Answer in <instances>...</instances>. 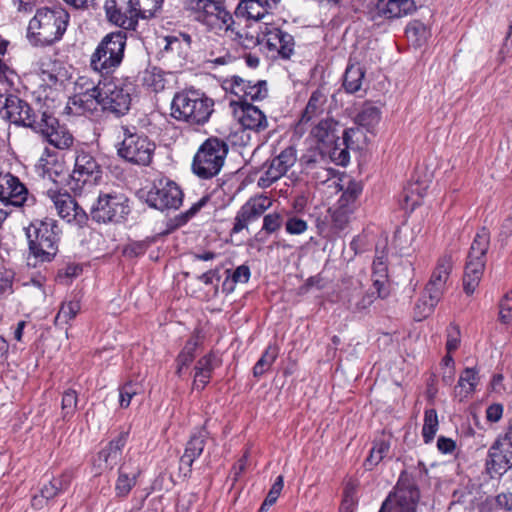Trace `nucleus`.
I'll return each mask as SVG.
<instances>
[{"instance_id":"f257e3e1","label":"nucleus","mask_w":512,"mask_h":512,"mask_svg":"<svg viewBox=\"0 0 512 512\" xmlns=\"http://www.w3.org/2000/svg\"><path fill=\"white\" fill-rule=\"evenodd\" d=\"M134 85L128 79L114 78L103 83L81 76L75 83V94L69 99L67 108L73 114H92L98 110H108L116 115H124L131 105Z\"/></svg>"},{"instance_id":"f03ea898","label":"nucleus","mask_w":512,"mask_h":512,"mask_svg":"<svg viewBox=\"0 0 512 512\" xmlns=\"http://www.w3.org/2000/svg\"><path fill=\"white\" fill-rule=\"evenodd\" d=\"M214 112V100L200 90L178 92L171 102V116L191 126H203Z\"/></svg>"},{"instance_id":"7ed1b4c3","label":"nucleus","mask_w":512,"mask_h":512,"mask_svg":"<svg viewBox=\"0 0 512 512\" xmlns=\"http://www.w3.org/2000/svg\"><path fill=\"white\" fill-rule=\"evenodd\" d=\"M29 255L37 263L50 262L58 252L61 230L57 221L51 218L34 220L25 228Z\"/></svg>"},{"instance_id":"20e7f679","label":"nucleus","mask_w":512,"mask_h":512,"mask_svg":"<svg viewBox=\"0 0 512 512\" xmlns=\"http://www.w3.org/2000/svg\"><path fill=\"white\" fill-rule=\"evenodd\" d=\"M68 19V13L62 8L39 9L29 22L28 37L36 45H50L62 37Z\"/></svg>"},{"instance_id":"39448f33","label":"nucleus","mask_w":512,"mask_h":512,"mask_svg":"<svg viewBox=\"0 0 512 512\" xmlns=\"http://www.w3.org/2000/svg\"><path fill=\"white\" fill-rule=\"evenodd\" d=\"M228 154V145L216 137L208 138L198 148L192 162L194 174L202 179H210L219 174Z\"/></svg>"},{"instance_id":"423d86ee","label":"nucleus","mask_w":512,"mask_h":512,"mask_svg":"<svg viewBox=\"0 0 512 512\" xmlns=\"http://www.w3.org/2000/svg\"><path fill=\"white\" fill-rule=\"evenodd\" d=\"M125 46L124 33L116 32L106 35L91 55V68L102 75L112 73L123 60Z\"/></svg>"},{"instance_id":"0eeeda50","label":"nucleus","mask_w":512,"mask_h":512,"mask_svg":"<svg viewBox=\"0 0 512 512\" xmlns=\"http://www.w3.org/2000/svg\"><path fill=\"white\" fill-rule=\"evenodd\" d=\"M186 9L193 19L204 25L210 32L219 35L233 23V16L220 1L187 0Z\"/></svg>"},{"instance_id":"6e6552de","label":"nucleus","mask_w":512,"mask_h":512,"mask_svg":"<svg viewBox=\"0 0 512 512\" xmlns=\"http://www.w3.org/2000/svg\"><path fill=\"white\" fill-rule=\"evenodd\" d=\"M129 212L128 198L121 193L100 194L91 208L93 220L99 223H119Z\"/></svg>"},{"instance_id":"1a4fd4ad","label":"nucleus","mask_w":512,"mask_h":512,"mask_svg":"<svg viewBox=\"0 0 512 512\" xmlns=\"http://www.w3.org/2000/svg\"><path fill=\"white\" fill-rule=\"evenodd\" d=\"M155 144L143 134L131 133L125 129L124 139L119 144L118 155L136 165H148L153 157Z\"/></svg>"},{"instance_id":"9d476101","label":"nucleus","mask_w":512,"mask_h":512,"mask_svg":"<svg viewBox=\"0 0 512 512\" xmlns=\"http://www.w3.org/2000/svg\"><path fill=\"white\" fill-rule=\"evenodd\" d=\"M102 170L95 157L85 150H77L74 169L71 173V188L82 190L94 186L101 178Z\"/></svg>"},{"instance_id":"9b49d317","label":"nucleus","mask_w":512,"mask_h":512,"mask_svg":"<svg viewBox=\"0 0 512 512\" xmlns=\"http://www.w3.org/2000/svg\"><path fill=\"white\" fill-rule=\"evenodd\" d=\"M512 467V423L489 449L487 469L491 478L500 477Z\"/></svg>"},{"instance_id":"f8f14e48","label":"nucleus","mask_w":512,"mask_h":512,"mask_svg":"<svg viewBox=\"0 0 512 512\" xmlns=\"http://www.w3.org/2000/svg\"><path fill=\"white\" fill-rule=\"evenodd\" d=\"M420 492L414 482H397L379 512H417Z\"/></svg>"},{"instance_id":"ddd939ff","label":"nucleus","mask_w":512,"mask_h":512,"mask_svg":"<svg viewBox=\"0 0 512 512\" xmlns=\"http://www.w3.org/2000/svg\"><path fill=\"white\" fill-rule=\"evenodd\" d=\"M183 193L176 183L160 180L147 194V203L158 210L178 209L182 204Z\"/></svg>"},{"instance_id":"4468645a","label":"nucleus","mask_w":512,"mask_h":512,"mask_svg":"<svg viewBox=\"0 0 512 512\" xmlns=\"http://www.w3.org/2000/svg\"><path fill=\"white\" fill-rule=\"evenodd\" d=\"M0 115L16 125L32 127L34 124L29 104L11 93L0 94Z\"/></svg>"},{"instance_id":"2eb2a0df","label":"nucleus","mask_w":512,"mask_h":512,"mask_svg":"<svg viewBox=\"0 0 512 512\" xmlns=\"http://www.w3.org/2000/svg\"><path fill=\"white\" fill-rule=\"evenodd\" d=\"M0 202L14 207L31 206L35 198L17 177L6 173L0 174Z\"/></svg>"},{"instance_id":"dca6fc26","label":"nucleus","mask_w":512,"mask_h":512,"mask_svg":"<svg viewBox=\"0 0 512 512\" xmlns=\"http://www.w3.org/2000/svg\"><path fill=\"white\" fill-rule=\"evenodd\" d=\"M47 197L53 203L59 217L67 223L74 224L79 227L86 223L88 219L86 212L67 192L48 190Z\"/></svg>"},{"instance_id":"f3484780","label":"nucleus","mask_w":512,"mask_h":512,"mask_svg":"<svg viewBox=\"0 0 512 512\" xmlns=\"http://www.w3.org/2000/svg\"><path fill=\"white\" fill-rule=\"evenodd\" d=\"M261 43H265L270 52L277 53L283 59H288L294 51L293 37L277 26L264 22L259 25Z\"/></svg>"},{"instance_id":"a211bd4d","label":"nucleus","mask_w":512,"mask_h":512,"mask_svg":"<svg viewBox=\"0 0 512 512\" xmlns=\"http://www.w3.org/2000/svg\"><path fill=\"white\" fill-rule=\"evenodd\" d=\"M233 113L244 129L261 132L268 128V119L257 106L245 101H231Z\"/></svg>"},{"instance_id":"6ab92c4d","label":"nucleus","mask_w":512,"mask_h":512,"mask_svg":"<svg viewBox=\"0 0 512 512\" xmlns=\"http://www.w3.org/2000/svg\"><path fill=\"white\" fill-rule=\"evenodd\" d=\"M225 89L230 90L239 98L238 101H258L263 100L268 95L267 84L263 80L257 82L247 81L238 76H233L225 82Z\"/></svg>"},{"instance_id":"aec40b11","label":"nucleus","mask_w":512,"mask_h":512,"mask_svg":"<svg viewBox=\"0 0 512 512\" xmlns=\"http://www.w3.org/2000/svg\"><path fill=\"white\" fill-rule=\"evenodd\" d=\"M126 441L127 433H122L98 453L97 457L93 460L95 477L103 476L107 470L112 469L118 464Z\"/></svg>"},{"instance_id":"412c9836","label":"nucleus","mask_w":512,"mask_h":512,"mask_svg":"<svg viewBox=\"0 0 512 512\" xmlns=\"http://www.w3.org/2000/svg\"><path fill=\"white\" fill-rule=\"evenodd\" d=\"M297 160L296 150L293 147L284 149L272 159L265 173L258 179V185L267 188L284 176Z\"/></svg>"},{"instance_id":"4be33fe9","label":"nucleus","mask_w":512,"mask_h":512,"mask_svg":"<svg viewBox=\"0 0 512 512\" xmlns=\"http://www.w3.org/2000/svg\"><path fill=\"white\" fill-rule=\"evenodd\" d=\"M39 128L42 135L55 148L69 149L73 145V135L53 116L43 114Z\"/></svg>"},{"instance_id":"5701e85b","label":"nucleus","mask_w":512,"mask_h":512,"mask_svg":"<svg viewBox=\"0 0 512 512\" xmlns=\"http://www.w3.org/2000/svg\"><path fill=\"white\" fill-rule=\"evenodd\" d=\"M281 0H241L236 9L235 16L246 21L259 22L268 19L277 8Z\"/></svg>"},{"instance_id":"b1692460","label":"nucleus","mask_w":512,"mask_h":512,"mask_svg":"<svg viewBox=\"0 0 512 512\" xmlns=\"http://www.w3.org/2000/svg\"><path fill=\"white\" fill-rule=\"evenodd\" d=\"M453 264L454 262L451 254L442 255L437 260L436 266L424 290H426L430 295L441 299L449 285Z\"/></svg>"},{"instance_id":"393cba45","label":"nucleus","mask_w":512,"mask_h":512,"mask_svg":"<svg viewBox=\"0 0 512 512\" xmlns=\"http://www.w3.org/2000/svg\"><path fill=\"white\" fill-rule=\"evenodd\" d=\"M205 447V435L199 433L194 435L188 441L184 454L180 458L179 477H191V466L197 457H199Z\"/></svg>"},{"instance_id":"a878e982","label":"nucleus","mask_w":512,"mask_h":512,"mask_svg":"<svg viewBox=\"0 0 512 512\" xmlns=\"http://www.w3.org/2000/svg\"><path fill=\"white\" fill-rule=\"evenodd\" d=\"M104 10L107 19L111 23L125 30H134L136 28L138 18L132 8L129 7L128 11L122 12L117 8L115 0H106Z\"/></svg>"},{"instance_id":"bb28decb","label":"nucleus","mask_w":512,"mask_h":512,"mask_svg":"<svg viewBox=\"0 0 512 512\" xmlns=\"http://www.w3.org/2000/svg\"><path fill=\"white\" fill-rule=\"evenodd\" d=\"M414 8L413 0H378L376 4L377 14L387 19L405 16Z\"/></svg>"},{"instance_id":"cd10ccee","label":"nucleus","mask_w":512,"mask_h":512,"mask_svg":"<svg viewBox=\"0 0 512 512\" xmlns=\"http://www.w3.org/2000/svg\"><path fill=\"white\" fill-rule=\"evenodd\" d=\"M485 263V259L467 258L463 277V287L466 294H473L478 287L483 276Z\"/></svg>"},{"instance_id":"c85d7f7f","label":"nucleus","mask_w":512,"mask_h":512,"mask_svg":"<svg viewBox=\"0 0 512 512\" xmlns=\"http://www.w3.org/2000/svg\"><path fill=\"white\" fill-rule=\"evenodd\" d=\"M219 364L220 361L214 354H207L199 359L195 366L194 388L202 390L209 382L213 370L218 367Z\"/></svg>"},{"instance_id":"c756f323","label":"nucleus","mask_w":512,"mask_h":512,"mask_svg":"<svg viewBox=\"0 0 512 512\" xmlns=\"http://www.w3.org/2000/svg\"><path fill=\"white\" fill-rule=\"evenodd\" d=\"M311 136L324 147L329 148L336 140L337 136V123L332 119L321 120L311 130Z\"/></svg>"},{"instance_id":"7c9ffc66","label":"nucleus","mask_w":512,"mask_h":512,"mask_svg":"<svg viewBox=\"0 0 512 512\" xmlns=\"http://www.w3.org/2000/svg\"><path fill=\"white\" fill-rule=\"evenodd\" d=\"M219 36L228 38L246 49L254 48L261 44V30L256 34L244 33L235 26L234 20L231 25H228L227 30L223 29L220 32Z\"/></svg>"},{"instance_id":"2f4dec72","label":"nucleus","mask_w":512,"mask_h":512,"mask_svg":"<svg viewBox=\"0 0 512 512\" xmlns=\"http://www.w3.org/2000/svg\"><path fill=\"white\" fill-rule=\"evenodd\" d=\"M272 206V200L265 195H258L250 198L242 207V217L251 221L258 219L266 210Z\"/></svg>"},{"instance_id":"473e14b6","label":"nucleus","mask_w":512,"mask_h":512,"mask_svg":"<svg viewBox=\"0 0 512 512\" xmlns=\"http://www.w3.org/2000/svg\"><path fill=\"white\" fill-rule=\"evenodd\" d=\"M326 96L319 90L312 93L299 124L302 125L320 116L324 111Z\"/></svg>"},{"instance_id":"72a5a7b5","label":"nucleus","mask_w":512,"mask_h":512,"mask_svg":"<svg viewBox=\"0 0 512 512\" xmlns=\"http://www.w3.org/2000/svg\"><path fill=\"white\" fill-rule=\"evenodd\" d=\"M365 72L359 64H350L347 66L343 87L348 93H355L362 87Z\"/></svg>"},{"instance_id":"f704fd0d","label":"nucleus","mask_w":512,"mask_h":512,"mask_svg":"<svg viewBox=\"0 0 512 512\" xmlns=\"http://www.w3.org/2000/svg\"><path fill=\"white\" fill-rule=\"evenodd\" d=\"M163 0H129V7L133 9L137 18H151L162 7Z\"/></svg>"},{"instance_id":"c9c22d12","label":"nucleus","mask_w":512,"mask_h":512,"mask_svg":"<svg viewBox=\"0 0 512 512\" xmlns=\"http://www.w3.org/2000/svg\"><path fill=\"white\" fill-rule=\"evenodd\" d=\"M278 354V347L276 345H269L253 367L254 377L259 378L268 372L277 359Z\"/></svg>"},{"instance_id":"e433bc0d","label":"nucleus","mask_w":512,"mask_h":512,"mask_svg":"<svg viewBox=\"0 0 512 512\" xmlns=\"http://www.w3.org/2000/svg\"><path fill=\"white\" fill-rule=\"evenodd\" d=\"M478 381L479 377L477 371L473 368H466L459 377L456 387V389H459L457 394L461 398L467 397L470 393L475 391Z\"/></svg>"},{"instance_id":"4c0bfd02","label":"nucleus","mask_w":512,"mask_h":512,"mask_svg":"<svg viewBox=\"0 0 512 512\" xmlns=\"http://www.w3.org/2000/svg\"><path fill=\"white\" fill-rule=\"evenodd\" d=\"M406 36L414 45L421 46L429 38L430 31L427 25L419 20H414L407 26Z\"/></svg>"},{"instance_id":"58836bf2","label":"nucleus","mask_w":512,"mask_h":512,"mask_svg":"<svg viewBox=\"0 0 512 512\" xmlns=\"http://www.w3.org/2000/svg\"><path fill=\"white\" fill-rule=\"evenodd\" d=\"M489 243V232L486 228H482L480 231L477 232L472 242L468 257L485 259L486 252L489 248Z\"/></svg>"},{"instance_id":"ea45409f","label":"nucleus","mask_w":512,"mask_h":512,"mask_svg":"<svg viewBox=\"0 0 512 512\" xmlns=\"http://www.w3.org/2000/svg\"><path fill=\"white\" fill-rule=\"evenodd\" d=\"M387 255L384 251L379 252L377 250V254L373 261V272L376 276L374 280V285L378 290L379 297H384L385 295L381 291V286L385 283L386 273H387Z\"/></svg>"},{"instance_id":"a19ab883","label":"nucleus","mask_w":512,"mask_h":512,"mask_svg":"<svg viewBox=\"0 0 512 512\" xmlns=\"http://www.w3.org/2000/svg\"><path fill=\"white\" fill-rule=\"evenodd\" d=\"M381 119V112L378 107L366 104L356 117V122L367 129L375 127Z\"/></svg>"},{"instance_id":"79ce46f5","label":"nucleus","mask_w":512,"mask_h":512,"mask_svg":"<svg viewBox=\"0 0 512 512\" xmlns=\"http://www.w3.org/2000/svg\"><path fill=\"white\" fill-rule=\"evenodd\" d=\"M80 301L74 296L72 299L63 302L58 314L56 315L55 322L57 324H67L74 319L80 311Z\"/></svg>"},{"instance_id":"37998d69","label":"nucleus","mask_w":512,"mask_h":512,"mask_svg":"<svg viewBox=\"0 0 512 512\" xmlns=\"http://www.w3.org/2000/svg\"><path fill=\"white\" fill-rule=\"evenodd\" d=\"M441 299L436 296L430 295L424 290L422 296L415 306V317L422 320L428 317L435 309Z\"/></svg>"},{"instance_id":"c03bdc74","label":"nucleus","mask_w":512,"mask_h":512,"mask_svg":"<svg viewBox=\"0 0 512 512\" xmlns=\"http://www.w3.org/2000/svg\"><path fill=\"white\" fill-rule=\"evenodd\" d=\"M439 421L438 415L435 409H427L424 414V424L422 428V436L425 443H430L437 431H438Z\"/></svg>"},{"instance_id":"a18cd8bd","label":"nucleus","mask_w":512,"mask_h":512,"mask_svg":"<svg viewBox=\"0 0 512 512\" xmlns=\"http://www.w3.org/2000/svg\"><path fill=\"white\" fill-rule=\"evenodd\" d=\"M198 345V341L195 338H191L187 341L186 345L184 346L183 350L178 355V358L176 360L177 363V369L176 373L181 376L186 368L190 365V363L194 359V351Z\"/></svg>"},{"instance_id":"49530a36","label":"nucleus","mask_w":512,"mask_h":512,"mask_svg":"<svg viewBox=\"0 0 512 512\" xmlns=\"http://www.w3.org/2000/svg\"><path fill=\"white\" fill-rule=\"evenodd\" d=\"M389 451V444L382 441L376 443L370 451L369 456L365 460L364 466L366 469L371 470L377 465Z\"/></svg>"},{"instance_id":"de8ad7c7","label":"nucleus","mask_w":512,"mask_h":512,"mask_svg":"<svg viewBox=\"0 0 512 512\" xmlns=\"http://www.w3.org/2000/svg\"><path fill=\"white\" fill-rule=\"evenodd\" d=\"M143 80L148 87L156 92L165 87L164 74L160 69L155 67L145 72Z\"/></svg>"},{"instance_id":"09e8293b","label":"nucleus","mask_w":512,"mask_h":512,"mask_svg":"<svg viewBox=\"0 0 512 512\" xmlns=\"http://www.w3.org/2000/svg\"><path fill=\"white\" fill-rule=\"evenodd\" d=\"M18 82V74L0 58V84L8 90L14 88Z\"/></svg>"},{"instance_id":"8fccbe9b","label":"nucleus","mask_w":512,"mask_h":512,"mask_svg":"<svg viewBox=\"0 0 512 512\" xmlns=\"http://www.w3.org/2000/svg\"><path fill=\"white\" fill-rule=\"evenodd\" d=\"M142 388L137 383L128 382L120 388L119 404L122 408H127L134 396L141 392Z\"/></svg>"},{"instance_id":"3c124183","label":"nucleus","mask_w":512,"mask_h":512,"mask_svg":"<svg viewBox=\"0 0 512 512\" xmlns=\"http://www.w3.org/2000/svg\"><path fill=\"white\" fill-rule=\"evenodd\" d=\"M56 70V63L51 62L49 59L42 61L40 68L41 80L48 86L55 85L58 82Z\"/></svg>"},{"instance_id":"603ef678","label":"nucleus","mask_w":512,"mask_h":512,"mask_svg":"<svg viewBox=\"0 0 512 512\" xmlns=\"http://www.w3.org/2000/svg\"><path fill=\"white\" fill-rule=\"evenodd\" d=\"M343 144L339 143V140H336L332 146L329 147L330 157L333 162L337 165L345 166L349 163L350 155L349 149L346 146L341 147Z\"/></svg>"},{"instance_id":"864d4df0","label":"nucleus","mask_w":512,"mask_h":512,"mask_svg":"<svg viewBox=\"0 0 512 512\" xmlns=\"http://www.w3.org/2000/svg\"><path fill=\"white\" fill-rule=\"evenodd\" d=\"M77 403L78 396L76 391L73 389L66 390L62 396L61 402V408L64 418L73 415L74 411L76 410Z\"/></svg>"},{"instance_id":"5fc2aeb1","label":"nucleus","mask_w":512,"mask_h":512,"mask_svg":"<svg viewBox=\"0 0 512 512\" xmlns=\"http://www.w3.org/2000/svg\"><path fill=\"white\" fill-rule=\"evenodd\" d=\"M301 162L305 172H310L316 168L317 165L325 162L324 154L321 151V148L318 147L317 149L312 150L309 154L303 155Z\"/></svg>"},{"instance_id":"6e6d98bb","label":"nucleus","mask_w":512,"mask_h":512,"mask_svg":"<svg viewBox=\"0 0 512 512\" xmlns=\"http://www.w3.org/2000/svg\"><path fill=\"white\" fill-rule=\"evenodd\" d=\"M347 206L345 203H339V207L333 211V224L339 230H343L349 222L351 209Z\"/></svg>"},{"instance_id":"4d7b16f0","label":"nucleus","mask_w":512,"mask_h":512,"mask_svg":"<svg viewBox=\"0 0 512 512\" xmlns=\"http://www.w3.org/2000/svg\"><path fill=\"white\" fill-rule=\"evenodd\" d=\"M499 319L504 324L512 321V292L504 295L499 305Z\"/></svg>"},{"instance_id":"13d9d810","label":"nucleus","mask_w":512,"mask_h":512,"mask_svg":"<svg viewBox=\"0 0 512 512\" xmlns=\"http://www.w3.org/2000/svg\"><path fill=\"white\" fill-rule=\"evenodd\" d=\"M283 482H274L258 512H267L275 504L283 490Z\"/></svg>"},{"instance_id":"bf43d9fd","label":"nucleus","mask_w":512,"mask_h":512,"mask_svg":"<svg viewBox=\"0 0 512 512\" xmlns=\"http://www.w3.org/2000/svg\"><path fill=\"white\" fill-rule=\"evenodd\" d=\"M40 484L38 487L40 497L46 500L55 497L63 489V482H40Z\"/></svg>"},{"instance_id":"052dcab7","label":"nucleus","mask_w":512,"mask_h":512,"mask_svg":"<svg viewBox=\"0 0 512 512\" xmlns=\"http://www.w3.org/2000/svg\"><path fill=\"white\" fill-rule=\"evenodd\" d=\"M283 218L279 213L273 212L264 216L262 230L266 233H274L282 226Z\"/></svg>"},{"instance_id":"680f3d73","label":"nucleus","mask_w":512,"mask_h":512,"mask_svg":"<svg viewBox=\"0 0 512 512\" xmlns=\"http://www.w3.org/2000/svg\"><path fill=\"white\" fill-rule=\"evenodd\" d=\"M285 228L287 233L291 235H300L307 230L308 224L303 219L298 217H291L287 220Z\"/></svg>"},{"instance_id":"e2e57ef3","label":"nucleus","mask_w":512,"mask_h":512,"mask_svg":"<svg viewBox=\"0 0 512 512\" xmlns=\"http://www.w3.org/2000/svg\"><path fill=\"white\" fill-rule=\"evenodd\" d=\"M358 502L357 495V486L353 482H348L345 487L342 504H344V509H348L349 507L356 506Z\"/></svg>"},{"instance_id":"0e129e2a","label":"nucleus","mask_w":512,"mask_h":512,"mask_svg":"<svg viewBox=\"0 0 512 512\" xmlns=\"http://www.w3.org/2000/svg\"><path fill=\"white\" fill-rule=\"evenodd\" d=\"M503 405L500 403H493L486 409V419L491 423H497L503 416Z\"/></svg>"},{"instance_id":"69168bd1","label":"nucleus","mask_w":512,"mask_h":512,"mask_svg":"<svg viewBox=\"0 0 512 512\" xmlns=\"http://www.w3.org/2000/svg\"><path fill=\"white\" fill-rule=\"evenodd\" d=\"M358 134H361V131L359 128H348L343 131L342 135V143L347 148H350L352 150L356 149L357 145L354 141V137Z\"/></svg>"},{"instance_id":"338daca9","label":"nucleus","mask_w":512,"mask_h":512,"mask_svg":"<svg viewBox=\"0 0 512 512\" xmlns=\"http://www.w3.org/2000/svg\"><path fill=\"white\" fill-rule=\"evenodd\" d=\"M306 173L320 183H325L326 181H328L332 174L331 170L326 169L320 164L317 165L316 168H314L310 172Z\"/></svg>"},{"instance_id":"774afa93","label":"nucleus","mask_w":512,"mask_h":512,"mask_svg":"<svg viewBox=\"0 0 512 512\" xmlns=\"http://www.w3.org/2000/svg\"><path fill=\"white\" fill-rule=\"evenodd\" d=\"M231 279L235 283H247L250 279V269L246 265L238 266L232 273Z\"/></svg>"}]
</instances>
